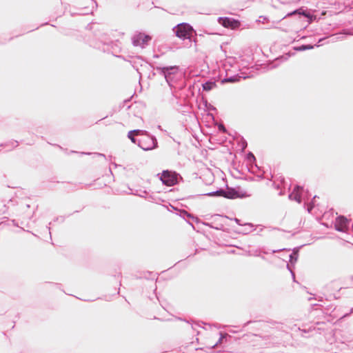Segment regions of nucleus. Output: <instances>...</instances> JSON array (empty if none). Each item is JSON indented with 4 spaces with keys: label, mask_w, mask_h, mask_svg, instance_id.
Wrapping results in <instances>:
<instances>
[{
    "label": "nucleus",
    "mask_w": 353,
    "mask_h": 353,
    "mask_svg": "<svg viewBox=\"0 0 353 353\" xmlns=\"http://www.w3.org/2000/svg\"><path fill=\"white\" fill-rule=\"evenodd\" d=\"M156 62L150 63V66L157 70L159 74L162 75L172 90L174 86V82L176 81V76L179 71V67L177 65H155Z\"/></svg>",
    "instance_id": "obj_1"
},
{
    "label": "nucleus",
    "mask_w": 353,
    "mask_h": 353,
    "mask_svg": "<svg viewBox=\"0 0 353 353\" xmlns=\"http://www.w3.org/2000/svg\"><path fill=\"white\" fill-rule=\"evenodd\" d=\"M145 133L139 136L137 145L144 151H151L159 148L157 137L148 131L143 130Z\"/></svg>",
    "instance_id": "obj_2"
},
{
    "label": "nucleus",
    "mask_w": 353,
    "mask_h": 353,
    "mask_svg": "<svg viewBox=\"0 0 353 353\" xmlns=\"http://www.w3.org/2000/svg\"><path fill=\"white\" fill-rule=\"evenodd\" d=\"M152 36L142 30H137L131 37L132 44L134 47H140L142 49L145 48L150 45L152 40Z\"/></svg>",
    "instance_id": "obj_3"
},
{
    "label": "nucleus",
    "mask_w": 353,
    "mask_h": 353,
    "mask_svg": "<svg viewBox=\"0 0 353 353\" xmlns=\"http://www.w3.org/2000/svg\"><path fill=\"white\" fill-rule=\"evenodd\" d=\"M174 34L183 41L189 39L192 33L195 32L193 27L188 23H181L172 28Z\"/></svg>",
    "instance_id": "obj_4"
},
{
    "label": "nucleus",
    "mask_w": 353,
    "mask_h": 353,
    "mask_svg": "<svg viewBox=\"0 0 353 353\" xmlns=\"http://www.w3.org/2000/svg\"><path fill=\"white\" fill-rule=\"evenodd\" d=\"M157 176H158L163 185L167 186L176 185L178 177H181L176 172L169 170H163L161 173H158Z\"/></svg>",
    "instance_id": "obj_5"
},
{
    "label": "nucleus",
    "mask_w": 353,
    "mask_h": 353,
    "mask_svg": "<svg viewBox=\"0 0 353 353\" xmlns=\"http://www.w3.org/2000/svg\"><path fill=\"white\" fill-rule=\"evenodd\" d=\"M250 196L241 186L229 187L226 184L224 198L228 199H244Z\"/></svg>",
    "instance_id": "obj_6"
},
{
    "label": "nucleus",
    "mask_w": 353,
    "mask_h": 353,
    "mask_svg": "<svg viewBox=\"0 0 353 353\" xmlns=\"http://www.w3.org/2000/svg\"><path fill=\"white\" fill-rule=\"evenodd\" d=\"M217 21L223 27L232 30L239 29L241 26L240 20L229 17H219Z\"/></svg>",
    "instance_id": "obj_7"
},
{
    "label": "nucleus",
    "mask_w": 353,
    "mask_h": 353,
    "mask_svg": "<svg viewBox=\"0 0 353 353\" xmlns=\"http://www.w3.org/2000/svg\"><path fill=\"white\" fill-rule=\"evenodd\" d=\"M103 43L102 50L104 52L111 53L114 57L118 56L117 53L120 52L121 48L120 46V42L119 40L116 41H101Z\"/></svg>",
    "instance_id": "obj_8"
},
{
    "label": "nucleus",
    "mask_w": 353,
    "mask_h": 353,
    "mask_svg": "<svg viewBox=\"0 0 353 353\" xmlns=\"http://www.w3.org/2000/svg\"><path fill=\"white\" fill-rule=\"evenodd\" d=\"M336 341H340L341 343H351L353 341V334L343 330H336L333 333Z\"/></svg>",
    "instance_id": "obj_9"
},
{
    "label": "nucleus",
    "mask_w": 353,
    "mask_h": 353,
    "mask_svg": "<svg viewBox=\"0 0 353 353\" xmlns=\"http://www.w3.org/2000/svg\"><path fill=\"white\" fill-rule=\"evenodd\" d=\"M294 52L290 50L287 53H284L283 55L278 57L274 60V61L268 63L266 68L268 70L276 68L281 63L287 61L290 57L294 56Z\"/></svg>",
    "instance_id": "obj_10"
},
{
    "label": "nucleus",
    "mask_w": 353,
    "mask_h": 353,
    "mask_svg": "<svg viewBox=\"0 0 353 353\" xmlns=\"http://www.w3.org/2000/svg\"><path fill=\"white\" fill-rule=\"evenodd\" d=\"M298 16L299 19H301L302 17H306L307 19H312V15L310 14V10L307 8L301 6L299 7L291 12H289L286 15L285 17H290L291 16Z\"/></svg>",
    "instance_id": "obj_11"
},
{
    "label": "nucleus",
    "mask_w": 353,
    "mask_h": 353,
    "mask_svg": "<svg viewBox=\"0 0 353 353\" xmlns=\"http://www.w3.org/2000/svg\"><path fill=\"white\" fill-rule=\"evenodd\" d=\"M304 245L301 246L296 247L293 249L291 248H283L279 250H272V253L279 252L281 250L290 251L292 250V253L289 255V262L293 265V268H295V263L297 262L299 259V252L301 248H302Z\"/></svg>",
    "instance_id": "obj_12"
},
{
    "label": "nucleus",
    "mask_w": 353,
    "mask_h": 353,
    "mask_svg": "<svg viewBox=\"0 0 353 353\" xmlns=\"http://www.w3.org/2000/svg\"><path fill=\"white\" fill-rule=\"evenodd\" d=\"M176 103L174 105V108L180 113H181L183 115L185 116H190L192 113V107L185 104L184 101H181L180 99H176Z\"/></svg>",
    "instance_id": "obj_13"
},
{
    "label": "nucleus",
    "mask_w": 353,
    "mask_h": 353,
    "mask_svg": "<svg viewBox=\"0 0 353 353\" xmlns=\"http://www.w3.org/2000/svg\"><path fill=\"white\" fill-rule=\"evenodd\" d=\"M301 185H296L293 190L288 194V199L292 201H294L296 203L301 204L302 202L301 195L300 194Z\"/></svg>",
    "instance_id": "obj_14"
},
{
    "label": "nucleus",
    "mask_w": 353,
    "mask_h": 353,
    "mask_svg": "<svg viewBox=\"0 0 353 353\" xmlns=\"http://www.w3.org/2000/svg\"><path fill=\"white\" fill-rule=\"evenodd\" d=\"M223 217L229 219L230 220H234L236 222V223L237 225H239L248 226L250 228L249 230L245 229L243 232H237L239 234H249L250 232H252L253 230H255L254 225L253 223H242L241 219H239L238 218H236V217H234V219L229 218L226 215L223 216Z\"/></svg>",
    "instance_id": "obj_15"
},
{
    "label": "nucleus",
    "mask_w": 353,
    "mask_h": 353,
    "mask_svg": "<svg viewBox=\"0 0 353 353\" xmlns=\"http://www.w3.org/2000/svg\"><path fill=\"white\" fill-rule=\"evenodd\" d=\"M98 6L96 0H87V6L84 8H81V10H85L83 12L79 13V14H92Z\"/></svg>",
    "instance_id": "obj_16"
},
{
    "label": "nucleus",
    "mask_w": 353,
    "mask_h": 353,
    "mask_svg": "<svg viewBox=\"0 0 353 353\" xmlns=\"http://www.w3.org/2000/svg\"><path fill=\"white\" fill-rule=\"evenodd\" d=\"M141 133H145L144 132H143V130H132L128 132L127 137L131 141L132 143L137 145L139 136L141 134Z\"/></svg>",
    "instance_id": "obj_17"
},
{
    "label": "nucleus",
    "mask_w": 353,
    "mask_h": 353,
    "mask_svg": "<svg viewBox=\"0 0 353 353\" xmlns=\"http://www.w3.org/2000/svg\"><path fill=\"white\" fill-rule=\"evenodd\" d=\"M176 214L179 215L180 217L183 218L189 225H190L192 228L196 230L195 227L192 224V222H190V219L192 217V214L189 213L186 210L183 209H181L179 212H176Z\"/></svg>",
    "instance_id": "obj_18"
},
{
    "label": "nucleus",
    "mask_w": 353,
    "mask_h": 353,
    "mask_svg": "<svg viewBox=\"0 0 353 353\" xmlns=\"http://www.w3.org/2000/svg\"><path fill=\"white\" fill-rule=\"evenodd\" d=\"M319 44H301L299 46H296L292 48L294 51L296 52H303L308 50L314 49L315 47H319Z\"/></svg>",
    "instance_id": "obj_19"
},
{
    "label": "nucleus",
    "mask_w": 353,
    "mask_h": 353,
    "mask_svg": "<svg viewBox=\"0 0 353 353\" xmlns=\"http://www.w3.org/2000/svg\"><path fill=\"white\" fill-rule=\"evenodd\" d=\"M225 194V189H223V188H219L216 190L212 191L206 194H203V195L207 196H217V197H223Z\"/></svg>",
    "instance_id": "obj_20"
},
{
    "label": "nucleus",
    "mask_w": 353,
    "mask_h": 353,
    "mask_svg": "<svg viewBox=\"0 0 353 353\" xmlns=\"http://www.w3.org/2000/svg\"><path fill=\"white\" fill-rule=\"evenodd\" d=\"M216 87V83L215 81L208 80L202 83L203 90L205 92H209Z\"/></svg>",
    "instance_id": "obj_21"
},
{
    "label": "nucleus",
    "mask_w": 353,
    "mask_h": 353,
    "mask_svg": "<svg viewBox=\"0 0 353 353\" xmlns=\"http://www.w3.org/2000/svg\"><path fill=\"white\" fill-rule=\"evenodd\" d=\"M241 79V76L239 74H234L232 75L229 77H225L221 80V83H235L238 82Z\"/></svg>",
    "instance_id": "obj_22"
},
{
    "label": "nucleus",
    "mask_w": 353,
    "mask_h": 353,
    "mask_svg": "<svg viewBox=\"0 0 353 353\" xmlns=\"http://www.w3.org/2000/svg\"><path fill=\"white\" fill-rule=\"evenodd\" d=\"M299 330L302 332V336L305 337H309L310 336L304 335L303 334H309L316 330V325H310L308 327H299Z\"/></svg>",
    "instance_id": "obj_23"
},
{
    "label": "nucleus",
    "mask_w": 353,
    "mask_h": 353,
    "mask_svg": "<svg viewBox=\"0 0 353 353\" xmlns=\"http://www.w3.org/2000/svg\"><path fill=\"white\" fill-rule=\"evenodd\" d=\"M300 194L301 195L302 201L309 199L311 194L308 190H305L303 186H301Z\"/></svg>",
    "instance_id": "obj_24"
},
{
    "label": "nucleus",
    "mask_w": 353,
    "mask_h": 353,
    "mask_svg": "<svg viewBox=\"0 0 353 353\" xmlns=\"http://www.w3.org/2000/svg\"><path fill=\"white\" fill-rule=\"evenodd\" d=\"M336 309V306L334 307H333V305L332 304H330V305H323V307H321V310L326 314H328L329 313H332Z\"/></svg>",
    "instance_id": "obj_25"
},
{
    "label": "nucleus",
    "mask_w": 353,
    "mask_h": 353,
    "mask_svg": "<svg viewBox=\"0 0 353 353\" xmlns=\"http://www.w3.org/2000/svg\"><path fill=\"white\" fill-rule=\"evenodd\" d=\"M184 41V46L186 48H190L192 46V43H194L195 45H196V40L194 39L192 35L190 36L189 39H187Z\"/></svg>",
    "instance_id": "obj_26"
},
{
    "label": "nucleus",
    "mask_w": 353,
    "mask_h": 353,
    "mask_svg": "<svg viewBox=\"0 0 353 353\" xmlns=\"http://www.w3.org/2000/svg\"><path fill=\"white\" fill-rule=\"evenodd\" d=\"M316 197H317V196H316V195H315V196L312 198V201H311V203H310V206H307H307H306V205H305V204H304V208L306 209V210H307L309 213H310V212H311V211L313 210V208H314V205H315V199H316Z\"/></svg>",
    "instance_id": "obj_27"
},
{
    "label": "nucleus",
    "mask_w": 353,
    "mask_h": 353,
    "mask_svg": "<svg viewBox=\"0 0 353 353\" xmlns=\"http://www.w3.org/2000/svg\"><path fill=\"white\" fill-rule=\"evenodd\" d=\"M245 159L246 161H248L249 162H256V157L254 155V154L252 152H250V151H249L245 154Z\"/></svg>",
    "instance_id": "obj_28"
},
{
    "label": "nucleus",
    "mask_w": 353,
    "mask_h": 353,
    "mask_svg": "<svg viewBox=\"0 0 353 353\" xmlns=\"http://www.w3.org/2000/svg\"><path fill=\"white\" fill-rule=\"evenodd\" d=\"M238 145L241 146V150L244 151L248 147V142L242 137L241 140L238 143Z\"/></svg>",
    "instance_id": "obj_29"
},
{
    "label": "nucleus",
    "mask_w": 353,
    "mask_h": 353,
    "mask_svg": "<svg viewBox=\"0 0 353 353\" xmlns=\"http://www.w3.org/2000/svg\"><path fill=\"white\" fill-rule=\"evenodd\" d=\"M286 268L287 269L289 270V272H290L292 276H294V269L295 268H293V265H292L291 263H289L286 265Z\"/></svg>",
    "instance_id": "obj_30"
},
{
    "label": "nucleus",
    "mask_w": 353,
    "mask_h": 353,
    "mask_svg": "<svg viewBox=\"0 0 353 353\" xmlns=\"http://www.w3.org/2000/svg\"><path fill=\"white\" fill-rule=\"evenodd\" d=\"M192 221L195 222L196 224H201V222H203L197 216L192 215V217L190 219Z\"/></svg>",
    "instance_id": "obj_31"
},
{
    "label": "nucleus",
    "mask_w": 353,
    "mask_h": 353,
    "mask_svg": "<svg viewBox=\"0 0 353 353\" xmlns=\"http://www.w3.org/2000/svg\"><path fill=\"white\" fill-rule=\"evenodd\" d=\"M130 63L133 68L135 69L138 72V73L141 74V73L139 72V63H137V61L135 60L131 61Z\"/></svg>",
    "instance_id": "obj_32"
},
{
    "label": "nucleus",
    "mask_w": 353,
    "mask_h": 353,
    "mask_svg": "<svg viewBox=\"0 0 353 353\" xmlns=\"http://www.w3.org/2000/svg\"><path fill=\"white\" fill-rule=\"evenodd\" d=\"M321 307H323V305L319 303H314L311 305V309L313 310H321Z\"/></svg>",
    "instance_id": "obj_33"
},
{
    "label": "nucleus",
    "mask_w": 353,
    "mask_h": 353,
    "mask_svg": "<svg viewBox=\"0 0 353 353\" xmlns=\"http://www.w3.org/2000/svg\"><path fill=\"white\" fill-rule=\"evenodd\" d=\"M152 274V272H144L143 273V275L140 276H137V279H141V278H145V279H148V276L151 275Z\"/></svg>",
    "instance_id": "obj_34"
},
{
    "label": "nucleus",
    "mask_w": 353,
    "mask_h": 353,
    "mask_svg": "<svg viewBox=\"0 0 353 353\" xmlns=\"http://www.w3.org/2000/svg\"><path fill=\"white\" fill-rule=\"evenodd\" d=\"M169 206H170V208H168V210L170 212H175V213H176V212H179V211L181 210L171 204H169Z\"/></svg>",
    "instance_id": "obj_35"
},
{
    "label": "nucleus",
    "mask_w": 353,
    "mask_h": 353,
    "mask_svg": "<svg viewBox=\"0 0 353 353\" xmlns=\"http://www.w3.org/2000/svg\"><path fill=\"white\" fill-rule=\"evenodd\" d=\"M53 221L54 222L60 221L61 223H63L65 221V216H57L53 219Z\"/></svg>",
    "instance_id": "obj_36"
},
{
    "label": "nucleus",
    "mask_w": 353,
    "mask_h": 353,
    "mask_svg": "<svg viewBox=\"0 0 353 353\" xmlns=\"http://www.w3.org/2000/svg\"><path fill=\"white\" fill-rule=\"evenodd\" d=\"M213 229L216 230H222V231H225V229H224V226L223 224H220L219 225H216L215 226L214 228H213Z\"/></svg>",
    "instance_id": "obj_37"
},
{
    "label": "nucleus",
    "mask_w": 353,
    "mask_h": 353,
    "mask_svg": "<svg viewBox=\"0 0 353 353\" xmlns=\"http://www.w3.org/2000/svg\"><path fill=\"white\" fill-rule=\"evenodd\" d=\"M201 224H202V225H205V226H208V227H209V228H212V229H213V228H214V227H215V226H214V225H213L212 223H209V222H204V221H203V222H201Z\"/></svg>",
    "instance_id": "obj_38"
},
{
    "label": "nucleus",
    "mask_w": 353,
    "mask_h": 353,
    "mask_svg": "<svg viewBox=\"0 0 353 353\" xmlns=\"http://www.w3.org/2000/svg\"><path fill=\"white\" fill-rule=\"evenodd\" d=\"M352 313H353V307L350 309V312L344 314L341 318L345 319L348 317Z\"/></svg>",
    "instance_id": "obj_39"
},
{
    "label": "nucleus",
    "mask_w": 353,
    "mask_h": 353,
    "mask_svg": "<svg viewBox=\"0 0 353 353\" xmlns=\"http://www.w3.org/2000/svg\"><path fill=\"white\" fill-rule=\"evenodd\" d=\"M10 145L12 148H14L19 145V142L17 141H12L10 142Z\"/></svg>",
    "instance_id": "obj_40"
},
{
    "label": "nucleus",
    "mask_w": 353,
    "mask_h": 353,
    "mask_svg": "<svg viewBox=\"0 0 353 353\" xmlns=\"http://www.w3.org/2000/svg\"><path fill=\"white\" fill-rule=\"evenodd\" d=\"M156 74H156V72H155L154 71H152V72L149 74V75H148V79H154V77L156 76Z\"/></svg>",
    "instance_id": "obj_41"
},
{
    "label": "nucleus",
    "mask_w": 353,
    "mask_h": 353,
    "mask_svg": "<svg viewBox=\"0 0 353 353\" xmlns=\"http://www.w3.org/2000/svg\"><path fill=\"white\" fill-rule=\"evenodd\" d=\"M117 57L125 61L130 62V63L131 61V60L128 59L127 57H124L123 55H118V56H117Z\"/></svg>",
    "instance_id": "obj_42"
},
{
    "label": "nucleus",
    "mask_w": 353,
    "mask_h": 353,
    "mask_svg": "<svg viewBox=\"0 0 353 353\" xmlns=\"http://www.w3.org/2000/svg\"><path fill=\"white\" fill-rule=\"evenodd\" d=\"M325 39H327V38H326V37H321V38H319V40H318V42H317L316 44H319V45H320V46H321L322 45V43H322L323 41H325Z\"/></svg>",
    "instance_id": "obj_43"
},
{
    "label": "nucleus",
    "mask_w": 353,
    "mask_h": 353,
    "mask_svg": "<svg viewBox=\"0 0 353 353\" xmlns=\"http://www.w3.org/2000/svg\"><path fill=\"white\" fill-rule=\"evenodd\" d=\"M10 221L12 222V225L15 227H19L18 221L15 219H11Z\"/></svg>",
    "instance_id": "obj_44"
},
{
    "label": "nucleus",
    "mask_w": 353,
    "mask_h": 353,
    "mask_svg": "<svg viewBox=\"0 0 353 353\" xmlns=\"http://www.w3.org/2000/svg\"><path fill=\"white\" fill-rule=\"evenodd\" d=\"M254 321H248L247 322H245L243 325V327L245 328V327H247L248 325H250V323H254Z\"/></svg>",
    "instance_id": "obj_45"
},
{
    "label": "nucleus",
    "mask_w": 353,
    "mask_h": 353,
    "mask_svg": "<svg viewBox=\"0 0 353 353\" xmlns=\"http://www.w3.org/2000/svg\"><path fill=\"white\" fill-rule=\"evenodd\" d=\"M136 59H140L141 61H145L146 63H148V61H146L145 58H144L142 56H137L136 57Z\"/></svg>",
    "instance_id": "obj_46"
},
{
    "label": "nucleus",
    "mask_w": 353,
    "mask_h": 353,
    "mask_svg": "<svg viewBox=\"0 0 353 353\" xmlns=\"http://www.w3.org/2000/svg\"><path fill=\"white\" fill-rule=\"evenodd\" d=\"M3 208V209L2 210V213L5 214L8 208L7 207L6 204H4Z\"/></svg>",
    "instance_id": "obj_47"
},
{
    "label": "nucleus",
    "mask_w": 353,
    "mask_h": 353,
    "mask_svg": "<svg viewBox=\"0 0 353 353\" xmlns=\"http://www.w3.org/2000/svg\"><path fill=\"white\" fill-rule=\"evenodd\" d=\"M321 330H324V328L322 327V326H320V327H317L316 326V330L315 331H321Z\"/></svg>",
    "instance_id": "obj_48"
},
{
    "label": "nucleus",
    "mask_w": 353,
    "mask_h": 353,
    "mask_svg": "<svg viewBox=\"0 0 353 353\" xmlns=\"http://www.w3.org/2000/svg\"><path fill=\"white\" fill-rule=\"evenodd\" d=\"M330 299H327V298H326V300H330L332 298H333V299H338V298L336 296V295H335V294L330 295Z\"/></svg>",
    "instance_id": "obj_49"
},
{
    "label": "nucleus",
    "mask_w": 353,
    "mask_h": 353,
    "mask_svg": "<svg viewBox=\"0 0 353 353\" xmlns=\"http://www.w3.org/2000/svg\"><path fill=\"white\" fill-rule=\"evenodd\" d=\"M198 252H199L198 249H195V250H194V253L193 254H190V255H189V256H188V257H190V256H194V255L197 254H198Z\"/></svg>",
    "instance_id": "obj_50"
},
{
    "label": "nucleus",
    "mask_w": 353,
    "mask_h": 353,
    "mask_svg": "<svg viewBox=\"0 0 353 353\" xmlns=\"http://www.w3.org/2000/svg\"><path fill=\"white\" fill-rule=\"evenodd\" d=\"M325 322H321V321H318L316 323V325H325Z\"/></svg>",
    "instance_id": "obj_51"
},
{
    "label": "nucleus",
    "mask_w": 353,
    "mask_h": 353,
    "mask_svg": "<svg viewBox=\"0 0 353 353\" xmlns=\"http://www.w3.org/2000/svg\"><path fill=\"white\" fill-rule=\"evenodd\" d=\"M94 154L97 155V156H100V157H103L105 158V155L104 154H102V153H94Z\"/></svg>",
    "instance_id": "obj_52"
},
{
    "label": "nucleus",
    "mask_w": 353,
    "mask_h": 353,
    "mask_svg": "<svg viewBox=\"0 0 353 353\" xmlns=\"http://www.w3.org/2000/svg\"><path fill=\"white\" fill-rule=\"evenodd\" d=\"M80 154L81 155H90V154H91L90 152H80Z\"/></svg>",
    "instance_id": "obj_53"
},
{
    "label": "nucleus",
    "mask_w": 353,
    "mask_h": 353,
    "mask_svg": "<svg viewBox=\"0 0 353 353\" xmlns=\"http://www.w3.org/2000/svg\"><path fill=\"white\" fill-rule=\"evenodd\" d=\"M51 223H52L51 222L49 223V224H48L49 225L46 226L47 229L49 231V234H50V236H51V232H50V225H51Z\"/></svg>",
    "instance_id": "obj_54"
},
{
    "label": "nucleus",
    "mask_w": 353,
    "mask_h": 353,
    "mask_svg": "<svg viewBox=\"0 0 353 353\" xmlns=\"http://www.w3.org/2000/svg\"><path fill=\"white\" fill-rule=\"evenodd\" d=\"M153 57H154V58H155V59H158V58H159V57H160V55H159V54H154L153 55Z\"/></svg>",
    "instance_id": "obj_55"
},
{
    "label": "nucleus",
    "mask_w": 353,
    "mask_h": 353,
    "mask_svg": "<svg viewBox=\"0 0 353 353\" xmlns=\"http://www.w3.org/2000/svg\"><path fill=\"white\" fill-rule=\"evenodd\" d=\"M112 165L115 167V168H117L119 166H121L120 165H118L117 163H112Z\"/></svg>",
    "instance_id": "obj_56"
},
{
    "label": "nucleus",
    "mask_w": 353,
    "mask_h": 353,
    "mask_svg": "<svg viewBox=\"0 0 353 353\" xmlns=\"http://www.w3.org/2000/svg\"><path fill=\"white\" fill-rule=\"evenodd\" d=\"M210 109L212 110H216V108L213 105H210Z\"/></svg>",
    "instance_id": "obj_57"
},
{
    "label": "nucleus",
    "mask_w": 353,
    "mask_h": 353,
    "mask_svg": "<svg viewBox=\"0 0 353 353\" xmlns=\"http://www.w3.org/2000/svg\"><path fill=\"white\" fill-rule=\"evenodd\" d=\"M273 185H275L274 187L276 189L279 188V185H276L275 183H274Z\"/></svg>",
    "instance_id": "obj_58"
},
{
    "label": "nucleus",
    "mask_w": 353,
    "mask_h": 353,
    "mask_svg": "<svg viewBox=\"0 0 353 353\" xmlns=\"http://www.w3.org/2000/svg\"><path fill=\"white\" fill-rule=\"evenodd\" d=\"M318 300H319V301H321V302L323 301V297L322 296L319 297Z\"/></svg>",
    "instance_id": "obj_59"
},
{
    "label": "nucleus",
    "mask_w": 353,
    "mask_h": 353,
    "mask_svg": "<svg viewBox=\"0 0 353 353\" xmlns=\"http://www.w3.org/2000/svg\"><path fill=\"white\" fill-rule=\"evenodd\" d=\"M292 280H293L294 282H296L295 276H292Z\"/></svg>",
    "instance_id": "obj_60"
},
{
    "label": "nucleus",
    "mask_w": 353,
    "mask_h": 353,
    "mask_svg": "<svg viewBox=\"0 0 353 353\" xmlns=\"http://www.w3.org/2000/svg\"><path fill=\"white\" fill-rule=\"evenodd\" d=\"M129 101H130V99H125V100H124V101H123V103H127V102H128Z\"/></svg>",
    "instance_id": "obj_61"
},
{
    "label": "nucleus",
    "mask_w": 353,
    "mask_h": 353,
    "mask_svg": "<svg viewBox=\"0 0 353 353\" xmlns=\"http://www.w3.org/2000/svg\"><path fill=\"white\" fill-rule=\"evenodd\" d=\"M219 129H223V130H225L224 126H223V125L219 126Z\"/></svg>",
    "instance_id": "obj_62"
},
{
    "label": "nucleus",
    "mask_w": 353,
    "mask_h": 353,
    "mask_svg": "<svg viewBox=\"0 0 353 353\" xmlns=\"http://www.w3.org/2000/svg\"><path fill=\"white\" fill-rule=\"evenodd\" d=\"M157 128H158V129H159V130H162L161 126L160 125H159L157 126Z\"/></svg>",
    "instance_id": "obj_63"
},
{
    "label": "nucleus",
    "mask_w": 353,
    "mask_h": 353,
    "mask_svg": "<svg viewBox=\"0 0 353 353\" xmlns=\"http://www.w3.org/2000/svg\"><path fill=\"white\" fill-rule=\"evenodd\" d=\"M10 203H12V202H13L12 199H9L8 203H10Z\"/></svg>",
    "instance_id": "obj_64"
}]
</instances>
